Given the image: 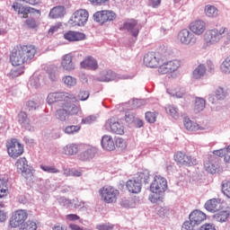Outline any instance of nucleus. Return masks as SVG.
<instances>
[{"label": "nucleus", "mask_w": 230, "mask_h": 230, "mask_svg": "<svg viewBox=\"0 0 230 230\" xmlns=\"http://www.w3.org/2000/svg\"><path fill=\"white\" fill-rule=\"evenodd\" d=\"M37 49L33 45H22L13 49L10 61L13 66H22L30 62L35 57Z\"/></svg>", "instance_id": "obj_1"}, {"label": "nucleus", "mask_w": 230, "mask_h": 230, "mask_svg": "<svg viewBox=\"0 0 230 230\" xmlns=\"http://www.w3.org/2000/svg\"><path fill=\"white\" fill-rule=\"evenodd\" d=\"M168 190V181L166 178L155 174L154 176L153 181L150 185L151 194L149 195V200L153 204H157V202H163L164 199V193Z\"/></svg>", "instance_id": "obj_2"}, {"label": "nucleus", "mask_w": 230, "mask_h": 230, "mask_svg": "<svg viewBox=\"0 0 230 230\" xmlns=\"http://www.w3.org/2000/svg\"><path fill=\"white\" fill-rule=\"evenodd\" d=\"M75 103H76V102L69 101L68 102H59V108L56 111L55 114L56 119H58V121H67L69 116H80L82 110Z\"/></svg>", "instance_id": "obj_3"}, {"label": "nucleus", "mask_w": 230, "mask_h": 230, "mask_svg": "<svg viewBox=\"0 0 230 230\" xmlns=\"http://www.w3.org/2000/svg\"><path fill=\"white\" fill-rule=\"evenodd\" d=\"M225 33H227V27H221L219 29L214 28L208 30L203 36L204 49L213 48V46H217V44H219L220 40L224 39Z\"/></svg>", "instance_id": "obj_4"}, {"label": "nucleus", "mask_w": 230, "mask_h": 230, "mask_svg": "<svg viewBox=\"0 0 230 230\" xmlns=\"http://www.w3.org/2000/svg\"><path fill=\"white\" fill-rule=\"evenodd\" d=\"M57 102H60V103H62V102H78V100L72 93H67L64 92H56L49 93L47 97V102L49 103V105L57 103Z\"/></svg>", "instance_id": "obj_5"}, {"label": "nucleus", "mask_w": 230, "mask_h": 230, "mask_svg": "<svg viewBox=\"0 0 230 230\" xmlns=\"http://www.w3.org/2000/svg\"><path fill=\"white\" fill-rule=\"evenodd\" d=\"M101 199L107 204H112L118 200L119 190L112 186H104L100 190Z\"/></svg>", "instance_id": "obj_6"}, {"label": "nucleus", "mask_w": 230, "mask_h": 230, "mask_svg": "<svg viewBox=\"0 0 230 230\" xmlns=\"http://www.w3.org/2000/svg\"><path fill=\"white\" fill-rule=\"evenodd\" d=\"M177 40L182 46H195L197 44V36L188 29L180 31Z\"/></svg>", "instance_id": "obj_7"}, {"label": "nucleus", "mask_w": 230, "mask_h": 230, "mask_svg": "<svg viewBox=\"0 0 230 230\" xmlns=\"http://www.w3.org/2000/svg\"><path fill=\"white\" fill-rule=\"evenodd\" d=\"M89 20V13L85 9H80L72 15L69 20L71 26H85Z\"/></svg>", "instance_id": "obj_8"}, {"label": "nucleus", "mask_w": 230, "mask_h": 230, "mask_svg": "<svg viewBox=\"0 0 230 230\" xmlns=\"http://www.w3.org/2000/svg\"><path fill=\"white\" fill-rule=\"evenodd\" d=\"M6 147L7 153L13 159H16V157H20V155L24 154V146L20 144L15 138L9 140L6 144Z\"/></svg>", "instance_id": "obj_9"}, {"label": "nucleus", "mask_w": 230, "mask_h": 230, "mask_svg": "<svg viewBox=\"0 0 230 230\" xmlns=\"http://www.w3.org/2000/svg\"><path fill=\"white\" fill-rule=\"evenodd\" d=\"M104 128L108 132H111V134H117L119 136H123L125 134V127H123V124L118 121L116 118L109 119L106 121Z\"/></svg>", "instance_id": "obj_10"}, {"label": "nucleus", "mask_w": 230, "mask_h": 230, "mask_svg": "<svg viewBox=\"0 0 230 230\" xmlns=\"http://www.w3.org/2000/svg\"><path fill=\"white\" fill-rule=\"evenodd\" d=\"M116 19V13L114 11H98L93 14V21L100 24H105V22H112Z\"/></svg>", "instance_id": "obj_11"}, {"label": "nucleus", "mask_w": 230, "mask_h": 230, "mask_svg": "<svg viewBox=\"0 0 230 230\" xmlns=\"http://www.w3.org/2000/svg\"><path fill=\"white\" fill-rule=\"evenodd\" d=\"M15 166L18 173H21L24 179H31L33 177L30 165H28V160L25 157L19 158L15 163Z\"/></svg>", "instance_id": "obj_12"}, {"label": "nucleus", "mask_w": 230, "mask_h": 230, "mask_svg": "<svg viewBox=\"0 0 230 230\" xmlns=\"http://www.w3.org/2000/svg\"><path fill=\"white\" fill-rule=\"evenodd\" d=\"M28 218V212L23 209L16 210L10 218L11 227H19L26 222Z\"/></svg>", "instance_id": "obj_13"}, {"label": "nucleus", "mask_w": 230, "mask_h": 230, "mask_svg": "<svg viewBox=\"0 0 230 230\" xmlns=\"http://www.w3.org/2000/svg\"><path fill=\"white\" fill-rule=\"evenodd\" d=\"M174 161L179 166H194V164H197L196 158L182 152H178L174 155Z\"/></svg>", "instance_id": "obj_14"}, {"label": "nucleus", "mask_w": 230, "mask_h": 230, "mask_svg": "<svg viewBox=\"0 0 230 230\" xmlns=\"http://www.w3.org/2000/svg\"><path fill=\"white\" fill-rule=\"evenodd\" d=\"M181 67V61L172 60L164 63L158 67V73L160 75H168V73H175Z\"/></svg>", "instance_id": "obj_15"}, {"label": "nucleus", "mask_w": 230, "mask_h": 230, "mask_svg": "<svg viewBox=\"0 0 230 230\" xmlns=\"http://www.w3.org/2000/svg\"><path fill=\"white\" fill-rule=\"evenodd\" d=\"M225 203L222 199L213 198L206 201L204 208L209 213H217V211H222L224 209Z\"/></svg>", "instance_id": "obj_16"}, {"label": "nucleus", "mask_w": 230, "mask_h": 230, "mask_svg": "<svg viewBox=\"0 0 230 230\" xmlns=\"http://www.w3.org/2000/svg\"><path fill=\"white\" fill-rule=\"evenodd\" d=\"M205 170L208 173H222L223 169L220 167V161L218 158H215V155L210 156L208 161L204 164Z\"/></svg>", "instance_id": "obj_17"}, {"label": "nucleus", "mask_w": 230, "mask_h": 230, "mask_svg": "<svg viewBox=\"0 0 230 230\" xmlns=\"http://www.w3.org/2000/svg\"><path fill=\"white\" fill-rule=\"evenodd\" d=\"M63 71H67L68 73H71V71H75L76 68V65H75V62H73V54L68 53L64 55L61 58V64H60Z\"/></svg>", "instance_id": "obj_18"}, {"label": "nucleus", "mask_w": 230, "mask_h": 230, "mask_svg": "<svg viewBox=\"0 0 230 230\" xmlns=\"http://www.w3.org/2000/svg\"><path fill=\"white\" fill-rule=\"evenodd\" d=\"M189 29L193 35H203L204 31H206V22L202 20H195L190 23Z\"/></svg>", "instance_id": "obj_19"}, {"label": "nucleus", "mask_w": 230, "mask_h": 230, "mask_svg": "<svg viewBox=\"0 0 230 230\" xmlns=\"http://www.w3.org/2000/svg\"><path fill=\"white\" fill-rule=\"evenodd\" d=\"M160 60L161 58H159V53L155 52H149L144 57V64L147 67H157Z\"/></svg>", "instance_id": "obj_20"}, {"label": "nucleus", "mask_w": 230, "mask_h": 230, "mask_svg": "<svg viewBox=\"0 0 230 230\" xmlns=\"http://www.w3.org/2000/svg\"><path fill=\"white\" fill-rule=\"evenodd\" d=\"M189 219L192 226H200L206 220V215L200 210H194L190 214Z\"/></svg>", "instance_id": "obj_21"}, {"label": "nucleus", "mask_w": 230, "mask_h": 230, "mask_svg": "<svg viewBox=\"0 0 230 230\" xmlns=\"http://www.w3.org/2000/svg\"><path fill=\"white\" fill-rule=\"evenodd\" d=\"M120 30H127L129 31L133 37H137L139 35V26H137V22L136 20H129L124 22L123 27Z\"/></svg>", "instance_id": "obj_22"}, {"label": "nucleus", "mask_w": 230, "mask_h": 230, "mask_svg": "<svg viewBox=\"0 0 230 230\" xmlns=\"http://www.w3.org/2000/svg\"><path fill=\"white\" fill-rule=\"evenodd\" d=\"M65 40H68V42H78V40H84L85 34L84 32L68 31L64 34Z\"/></svg>", "instance_id": "obj_23"}, {"label": "nucleus", "mask_w": 230, "mask_h": 230, "mask_svg": "<svg viewBox=\"0 0 230 230\" xmlns=\"http://www.w3.org/2000/svg\"><path fill=\"white\" fill-rule=\"evenodd\" d=\"M80 66L82 69H90L92 71H96V69L98 68V61H96L94 58L89 56L80 63Z\"/></svg>", "instance_id": "obj_24"}, {"label": "nucleus", "mask_w": 230, "mask_h": 230, "mask_svg": "<svg viewBox=\"0 0 230 230\" xmlns=\"http://www.w3.org/2000/svg\"><path fill=\"white\" fill-rule=\"evenodd\" d=\"M18 122L20 123V125H22L23 128L29 130V132H33V130H35L31 124H30V119H28V114H26V112L24 111H21L18 114Z\"/></svg>", "instance_id": "obj_25"}, {"label": "nucleus", "mask_w": 230, "mask_h": 230, "mask_svg": "<svg viewBox=\"0 0 230 230\" xmlns=\"http://www.w3.org/2000/svg\"><path fill=\"white\" fill-rule=\"evenodd\" d=\"M101 145L103 150H108L109 152H111L116 148V144H114V139H112V137L109 135H104L102 137Z\"/></svg>", "instance_id": "obj_26"}, {"label": "nucleus", "mask_w": 230, "mask_h": 230, "mask_svg": "<svg viewBox=\"0 0 230 230\" xmlns=\"http://www.w3.org/2000/svg\"><path fill=\"white\" fill-rule=\"evenodd\" d=\"M13 8L14 12H17L18 15H22V19H27L28 13H31L35 10L31 7H24L19 3L13 4Z\"/></svg>", "instance_id": "obj_27"}, {"label": "nucleus", "mask_w": 230, "mask_h": 230, "mask_svg": "<svg viewBox=\"0 0 230 230\" xmlns=\"http://www.w3.org/2000/svg\"><path fill=\"white\" fill-rule=\"evenodd\" d=\"M126 188L129 193H140L141 192V181L138 180H129L126 183Z\"/></svg>", "instance_id": "obj_28"}, {"label": "nucleus", "mask_w": 230, "mask_h": 230, "mask_svg": "<svg viewBox=\"0 0 230 230\" xmlns=\"http://www.w3.org/2000/svg\"><path fill=\"white\" fill-rule=\"evenodd\" d=\"M208 68L204 64H199L192 72V78L194 80H202L206 76Z\"/></svg>", "instance_id": "obj_29"}, {"label": "nucleus", "mask_w": 230, "mask_h": 230, "mask_svg": "<svg viewBox=\"0 0 230 230\" xmlns=\"http://www.w3.org/2000/svg\"><path fill=\"white\" fill-rule=\"evenodd\" d=\"M98 82H112V80H116V73L112 70H105L100 73L97 77Z\"/></svg>", "instance_id": "obj_30"}, {"label": "nucleus", "mask_w": 230, "mask_h": 230, "mask_svg": "<svg viewBox=\"0 0 230 230\" xmlns=\"http://www.w3.org/2000/svg\"><path fill=\"white\" fill-rule=\"evenodd\" d=\"M96 155V148L88 147L79 155L80 161H91Z\"/></svg>", "instance_id": "obj_31"}, {"label": "nucleus", "mask_w": 230, "mask_h": 230, "mask_svg": "<svg viewBox=\"0 0 230 230\" xmlns=\"http://www.w3.org/2000/svg\"><path fill=\"white\" fill-rule=\"evenodd\" d=\"M229 215L230 212L227 208L225 210H219L213 216V220H216V222H221L222 224L227 221V219L229 218Z\"/></svg>", "instance_id": "obj_32"}, {"label": "nucleus", "mask_w": 230, "mask_h": 230, "mask_svg": "<svg viewBox=\"0 0 230 230\" xmlns=\"http://www.w3.org/2000/svg\"><path fill=\"white\" fill-rule=\"evenodd\" d=\"M204 12H205V15L207 17H209L210 19H215V18L218 17V13H219L218 8H217V6L211 5V4H207L205 6Z\"/></svg>", "instance_id": "obj_33"}, {"label": "nucleus", "mask_w": 230, "mask_h": 230, "mask_svg": "<svg viewBox=\"0 0 230 230\" xmlns=\"http://www.w3.org/2000/svg\"><path fill=\"white\" fill-rule=\"evenodd\" d=\"M183 125L186 130H189L190 132H195L200 128L199 124L194 122L193 120L190 119V118L185 117L183 119Z\"/></svg>", "instance_id": "obj_34"}, {"label": "nucleus", "mask_w": 230, "mask_h": 230, "mask_svg": "<svg viewBox=\"0 0 230 230\" xmlns=\"http://www.w3.org/2000/svg\"><path fill=\"white\" fill-rule=\"evenodd\" d=\"M63 154L65 155H76L78 154V145L67 144L63 147Z\"/></svg>", "instance_id": "obj_35"}, {"label": "nucleus", "mask_w": 230, "mask_h": 230, "mask_svg": "<svg viewBox=\"0 0 230 230\" xmlns=\"http://www.w3.org/2000/svg\"><path fill=\"white\" fill-rule=\"evenodd\" d=\"M167 93L170 96H172V98H184V94H186L184 89L180 87L168 88Z\"/></svg>", "instance_id": "obj_36"}, {"label": "nucleus", "mask_w": 230, "mask_h": 230, "mask_svg": "<svg viewBox=\"0 0 230 230\" xmlns=\"http://www.w3.org/2000/svg\"><path fill=\"white\" fill-rule=\"evenodd\" d=\"M64 6H57L50 10L49 15L51 19H58V17H64Z\"/></svg>", "instance_id": "obj_37"}, {"label": "nucleus", "mask_w": 230, "mask_h": 230, "mask_svg": "<svg viewBox=\"0 0 230 230\" xmlns=\"http://www.w3.org/2000/svg\"><path fill=\"white\" fill-rule=\"evenodd\" d=\"M205 109H206V99L202 97H196L194 111H196V112H202V111H204Z\"/></svg>", "instance_id": "obj_38"}, {"label": "nucleus", "mask_w": 230, "mask_h": 230, "mask_svg": "<svg viewBox=\"0 0 230 230\" xmlns=\"http://www.w3.org/2000/svg\"><path fill=\"white\" fill-rule=\"evenodd\" d=\"M219 69L223 75H230V55L223 60Z\"/></svg>", "instance_id": "obj_39"}, {"label": "nucleus", "mask_w": 230, "mask_h": 230, "mask_svg": "<svg viewBox=\"0 0 230 230\" xmlns=\"http://www.w3.org/2000/svg\"><path fill=\"white\" fill-rule=\"evenodd\" d=\"M63 84L66 85V87H75L76 85V78L71 75H66L62 78Z\"/></svg>", "instance_id": "obj_40"}, {"label": "nucleus", "mask_w": 230, "mask_h": 230, "mask_svg": "<svg viewBox=\"0 0 230 230\" xmlns=\"http://www.w3.org/2000/svg\"><path fill=\"white\" fill-rule=\"evenodd\" d=\"M40 168L46 172V173H60V170H58L55 165H44L41 164Z\"/></svg>", "instance_id": "obj_41"}, {"label": "nucleus", "mask_w": 230, "mask_h": 230, "mask_svg": "<svg viewBox=\"0 0 230 230\" xmlns=\"http://www.w3.org/2000/svg\"><path fill=\"white\" fill-rule=\"evenodd\" d=\"M63 131L65 132V134H67L68 136H73L80 131V126H67L63 129Z\"/></svg>", "instance_id": "obj_42"}, {"label": "nucleus", "mask_w": 230, "mask_h": 230, "mask_svg": "<svg viewBox=\"0 0 230 230\" xmlns=\"http://www.w3.org/2000/svg\"><path fill=\"white\" fill-rule=\"evenodd\" d=\"M20 230H37V223L28 220L20 227Z\"/></svg>", "instance_id": "obj_43"}, {"label": "nucleus", "mask_w": 230, "mask_h": 230, "mask_svg": "<svg viewBox=\"0 0 230 230\" xmlns=\"http://www.w3.org/2000/svg\"><path fill=\"white\" fill-rule=\"evenodd\" d=\"M166 111L169 112L170 116H172V118L174 119H179V110L174 106H168L166 108Z\"/></svg>", "instance_id": "obj_44"}, {"label": "nucleus", "mask_w": 230, "mask_h": 230, "mask_svg": "<svg viewBox=\"0 0 230 230\" xmlns=\"http://www.w3.org/2000/svg\"><path fill=\"white\" fill-rule=\"evenodd\" d=\"M170 213H171V210L167 207L160 208L158 210V215L162 218H166V217H170Z\"/></svg>", "instance_id": "obj_45"}, {"label": "nucleus", "mask_w": 230, "mask_h": 230, "mask_svg": "<svg viewBox=\"0 0 230 230\" xmlns=\"http://www.w3.org/2000/svg\"><path fill=\"white\" fill-rule=\"evenodd\" d=\"M226 96H227V93H226V90L224 88L219 87L216 91V98L217 100H225Z\"/></svg>", "instance_id": "obj_46"}, {"label": "nucleus", "mask_w": 230, "mask_h": 230, "mask_svg": "<svg viewBox=\"0 0 230 230\" xmlns=\"http://www.w3.org/2000/svg\"><path fill=\"white\" fill-rule=\"evenodd\" d=\"M58 202L60 204V206H63V208H71V204H73V201H71V199H67L64 197L59 198L58 199Z\"/></svg>", "instance_id": "obj_47"}, {"label": "nucleus", "mask_w": 230, "mask_h": 230, "mask_svg": "<svg viewBox=\"0 0 230 230\" xmlns=\"http://www.w3.org/2000/svg\"><path fill=\"white\" fill-rule=\"evenodd\" d=\"M145 100L135 99L131 102L132 109H139V107H143L145 105Z\"/></svg>", "instance_id": "obj_48"}, {"label": "nucleus", "mask_w": 230, "mask_h": 230, "mask_svg": "<svg viewBox=\"0 0 230 230\" xmlns=\"http://www.w3.org/2000/svg\"><path fill=\"white\" fill-rule=\"evenodd\" d=\"M94 121H96V116L94 115H90L82 119L83 125H91L92 123H94Z\"/></svg>", "instance_id": "obj_49"}, {"label": "nucleus", "mask_w": 230, "mask_h": 230, "mask_svg": "<svg viewBox=\"0 0 230 230\" xmlns=\"http://www.w3.org/2000/svg\"><path fill=\"white\" fill-rule=\"evenodd\" d=\"M125 121L128 125H132V123H135V121H136V115H134V113L127 112L126 116H125Z\"/></svg>", "instance_id": "obj_50"}, {"label": "nucleus", "mask_w": 230, "mask_h": 230, "mask_svg": "<svg viewBox=\"0 0 230 230\" xmlns=\"http://www.w3.org/2000/svg\"><path fill=\"white\" fill-rule=\"evenodd\" d=\"M156 118L155 113L151 111L146 112V119L148 121V123H155Z\"/></svg>", "instance_id": "obj_51"}, {"label": "nucleus", "mask_w": 230, "mask_h": 230, "mask_svg": "<svg viewBox=\"0 0 230 230\" xmlns=\"http://www.w3.org/2000/svg\"><path fill=\"white\" fill-rule=\"evenodd\" d=\"M222 191L228 199H230V181H226L223 184Z\"/></svg>", "instance_id": "obj_52"}, {"label": "nucleus", "mask_w": 230, "mask_h": 230, "mask_svg": "<svg viewBox=\"0 0 230 230\" xmlns=\"http://www.w3.org/2000/svg\"><path fill=\"white\" fill-rule=\"evenodd\" d=\"M77 98L81 102H85L86 100L89 99V92H87V91H80L78 95H77Z\"/></svg>", "instance_id": "obj_53"}, {"label": "nucleus", "mask_w": 230, "mask_h": 230, "mask_svg": "<svg viewBox=\"0 0 230 230\" xmlns=\"http://www.w3.org/2000/svg\"><path fill=\"white\" fill-rule=\"evenodd\" d=\"M60 28H62V23L60 22H58L55 25H52L49 30V35H53V33H57V31H58Z\"/></svg>", "instance_id": "obj_54"}, {"label": "nucleus", "mask_w": 230, "mask_h": 230, "mask_svg": "<svg viewBox=\"0 0 230 230\" xmlns=\"http://www.w3.org/2000/svg\"><path fill=\"white\" fill-rule=\"evenodd\" d=\"M195 225L190 221H185L181 226V230H195Z\"/></svg>", "instance_id": "obj_55"}, {"label": "nucleus", "mask_w": 230, "mask_h": 230, "mask_svg": "<svg viewBox=\"0 0 230 230\" xmlns=\"http://www.w3.org/2000/svg\"><path fill=\"white\" fill-rule=\"evenodd\" d=\"M120 206H122V208H134V202L132 201V199H122L120 201Z\"/></svg>", "instance_id": "obj_56"}, {"label": "nucleus", "mask_w": 230, "mask_h": 230, "mask_svg": "<svg viewBox=\"0 0 230 230\" xmlns=\"http://www.w3.org/2000/svg\"><path fill=\"white\" fill-rule=\"evenodd\" d=\"M116 146H118V148H121V150H125V148H127V141L123 138H117Z\"/></svg>", "instance_id": "obj_57"}, {"label": "nucleus", "mask_w": 230, "mask_h": 230, "mask_svg": "<svg viewBox=\"0 0 230 230\" xmlns=\"http://www.w3.org/2000/svg\"><path fill=\"white\" fill-rule=\"evenodd\" d=\"M96 229L98 230H112L114 229V226L111 224H102V225H97Z\"/></svg>", "instance_id": "obj_58"}, {"label": "nucleus", "mask_w": 230, "mask_h": 230, "mask_svg": "<svg viewBox=\"0 0 230 230\" xmlns=\"http://www.w3.org/2000/svg\"><path fill=\"white\" fill-rule=\"evenodd\" d=\"M6 191H8V190L6 189V186H4V182L0 181V199L6 197Z\"/></svg>", "instance_id": "obj_59"}, {"label": "nucleus", "mask_w": 230, "mask_h": 230, "mask_svg": "<svg viewBox=\"0 0 230 230\" xmlns=\"http://www.w3.org/2000/svg\"><path fill=\"white\" fill-rule=\"evenodd\" d=\"M140 178L143 180L145 184H148L150 182V172L148 171H145L141 175Z\"/></svg>", "instance_id": "obj_60"}, {"label": "nucleus", "mask_w": 230, "mask_h": 230, "mask_svg": "<svg viewBox=\"0 0 230 230\" xmlns=\"http://www.w3.org/2000/svg\"><path fill=\"white\" fill-rule=\"evenodd\" d=\"M29 111H36L39 107V103L35 102L34 101H29L26 104Z\"/></svg>", "instance_id": "obj_61"}, {"label": "nucleus", "mask_w": 230, "mask_h": 230, "mask_svg": "<svg viewBox=\"0 0 230 230\" xmlns=\"http://www.w3.org/2000/svg\"><path fill=\"white\" fill-rule=\"evenodd\" d=\"M66 220L68 222H76V220H80V217L76 214H68L66 216Z\"/></svg>", "instance_id": "obj_62"}, {"label": "nucleus", "mask_w": 230, "mask_h": 230, "mask_svg": "<svg viewBox=\"0 0 230 230\" xmlns=\"http://www.w3.org/2000/svg\"><path fill=\"white\" fill-rule=\"evenodd\" d=\"M223 157L225 163H230V145L226 148H225V155Z\"/></svg>", "instance_id": "obj_63"}, {"label": "nucleus", "mask_w": 230, "mask_h": 230, "mask_svg": "<svg viewBox=\"0 0 230 230\" xmlns=\"http://www.w3.org/2000/svg\"><path fill=\"white\" fill-rule=\"evenodd\" d=\"M199 230H217V229L215 228V226L211 224H205L200 227Z\"/></svg>", "instance_id": "obj_64"}]
</instances>
